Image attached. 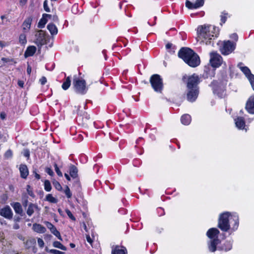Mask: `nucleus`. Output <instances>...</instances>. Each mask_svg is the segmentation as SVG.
Returning <instances> with one entry per match:
<instances>
[{
    "label": "nucleus",
    "mask_w": 254,
    "mask_h": 254,
    "mask_svg": "<svg viewBox=\"0 0 254 254\" xmlns=\"http://www.w3.org/2000/svg\"><path fill=\"white\" fill-rule=\"evenodd\" d=\"M232 221H234L233 229L235 230L239 225L238 215L236 213L231 215L229 212H224L220 215L218 226L222 231L227 232L230 228V223Z\"/></svg>",
    "instance_id": "obj_1"
},
{
    "label": "nucleus",
    "mask_w": 254,
    "mask_h": 254,
    "mask_svg": "<svg viewBox=\"0 0 254 254\" xmlns=\"http://www.w3.org/2000/svg\"><path fill=\"white\" fill-rule=\"evenodd\" d=\"M197 33L198 38L206 45L211 44V40L218 35L215 27L212 25L200 26L198 27Z\"/></svg>",
    "instance_id": "obj_2"
},
{
    "label": "nucleus",
    "mask_w": 254,
    "mask_h": 254,
    "mask_svg": "<svg viewBox=\"0 0 254 254\" xmlns=\"http://www.w3.org/2000/svg\"><path fill=\"white\" fill-rule=\"evenodd\" d=\"M178 57L191 67H196L200 64L198 56L189 48H181L178 53Z\"/></svg>",
    "instance_id": "obj_3"
},
{
    "label": "nucleus",
    "mask_w": 254,
    "mask_h": 254,
    "mask_svg": "<svg viewBox=\"0 0 254 254\" xmlns=\"http://www.w3.org/2000/svg\"><path fill=\"white\" fill-rule=\"evenodd\" d=\"M219 234V231L215 228H210L207 232L206 235L210 239L208 247L211 252H214L216 250V246L220 243L218 239Z\"/></svg>",
    "instance_id": "obj_4"
},
{
    "label": "nucleus",
    "mask_w": 254,
    "mask_h": 254,
    "mask_svg": "<svg viewBox=\"0 0 254 254\" xmlns=\"http://www.w3.org/2000/svg\"><path fill=\"white\" fill-rule=\"evenodd\" d=\"M150 83L154 90L161 93L163 88V80L161 76L157 74L152 75L149 80Z\"/></svg>",
    "instance_id": "obj_5"
},
{
    "label": "nucleus",
    "mask_w": 254,
    "mask_h": 254,
    "mask_svg": "<svg viewBox=\"0 0 254 254\" xmlns=\"http://www.w3.org/2000/svg\"><path fill=\"white\" fill-rule=\"evenodd\" d=\"M73 85L74 91L78 94H85L88 90V87L86 86V81L83 79L74 78Z\"/></svg>",
    "instance_id": "obj_6"
},
{
    "label": "nucleus",
    "mask_w": 254,
    "mask_h": 254,
    "mask_svg": "<svg viewBox=\"0 0 254 254\" xmlns=\"http://www.w3.org/2000/svg\"><path fill=\"white\" fill-rule=\"evenodd\" d=\"M236 48V43L229 40L223 41L219 47V50L223 55H228L231 53Z\"/></svg>",
    "instance_id": "obj_7"
},
{
    "label": "nucleus",
    "mask_w": 254,
    "mask_h": 254,
    "mask_svg": "<svg viewBox=\"0 0 254 254\" xmlns=\"http://www.w3.org/2000/svg\"><path fill=\"white\" fill-rule=\"evenodd\" d=\"M186 79L187 89L198 88V84L200 82V78L199 76L196 74L187 76H184L183 80Z\"/></svg>",
    "instance_id": "obj_8"
},
{
    "label": "nucleus",
    "mask_w": 254,
    "mask_h": 254,
    "mask_svg": "<svg viewBox=\"0 0 254 254\" xmlns=\"http://www.w3.org/2000/svg\"><path fill=\"white\" fill-rule=\"evenodd\" d=\"M210 63L213 67H218L223 62L222 57L217 52H212L210 53Z\"/></svg>",
    "instance_id": "obj_9"
},
{
    "label": "nucleus",
    "mask_w": 254,
    "mask_h": 254,
    "mask_svg": "<svg viewBox=\"0 0 254 254\" xmlns=\"http://www.w3.org/2000/svg\"><path fill=\"white\" fill-rule=\"evenodd\" d=\"M242 64V63H240L238 64V66L247 77L254 91V75L251 73L250 69L247 66H241Z\"/></svg>",
    "instance_id": "obj_10"
},
{
    "label": "nucleus",
    "mask_w": 254,
    "mask_h": 254,
    "mask_svg": "<svg viewBox=\"0 0 254 254\" xmlns=\"http://www.w3.org/2000/svg\"><path fill=\"white\" fill-rule=\"evenodd\" d=\"M204 0H186V6L190 9H196L203 6Z\"/></svg>",
    "instance_id": "obj_11"
},
{
    "label": "nucleus",
    "mask_w": 254,
    "mask_h": 254,
    "mask_svg": "<svg viewBox=\"0 0 254 254\" xmlns=\"http://www.w3.org/2000/svg\"><path fill=\"white\" fill-rule=\"evenodd\" d=\"M46 39L44 32L42 30H39L38 33L35 34V43L38 46L41 47L45 44Z\"/></svg>",
    "instance_id": "obj_12"
},
{
    "label": "nucleus",
    "mask_w": 254,
    "mask_h": 254,
    "mask_svg": "<svg viewBox=\"0 0 254 254\" xmlns=\"http://www.w3.org/2000/svg\"><path fill=\"white\" fill-rule=\"evenodd\" d=\"M13 215L12 211L8 205H6L0 209V215L7 219L11 220Z\"/></svg>",
    "instance_id": "obj_13"
},
{
    "label": "nucleus",
    "mask_w": 254,
    "mask_h": 254,
    "mask_svg": "<svg viewBox=\"0 0 254 254\" xmlns=\"http://www.w3.org/2000/svg\"><path fill=\"white\" fill-rule=\"evenodd\" d=\"M187 100L190 102H193L196 99L198 93V88L187 89Z\"/></svg>",
    "instance_id": "obj_14"
},
{
    "label": "nucleus",
    "mask_w": 254,
    "mask_h": 254,
    "mask_svg": "<svg viewBox=\"0 0 254 254\" xmlns=\"http://www.w3.org/2000/svg\"><path fill=\"white\" fill-rule=\"evenodd\" d=\"M44 223L53 235L56 236L59 240L63 241L60 232L57 230V229H56L54 225H53L51 223L48 221L44 222Z\"/></svg>",
    "instance_id": "obj_15"
},
{
    "label": "nucleus",
    "mask_w": 254,
    "mask_h": 254,
    "mask_svg": "<svg viewBox=\"0 0 254 254\" xmlns=\"http://www.w3.org/2000/svg\"><path fill=\"white\" fill-rule=\"evenodd\" d=\"M211 86L212 87L214 93L217 94L220 97H222L224 92V87L219 86L217 82L215 81L212 82Z\"/></svg>",
    "instance_id": "obj_16"
},
{
    "label": "nucleus",
    "mask_w": 254,
    "mask_h": 254,
    "mask_svg": "<svg viewBox=\"0 0 254 254\" xmlns=\"http://www.w3.org/2000/svg\"><path fill=\"white\" fill-rule=\"evenodd\" d=\"M246 109L250 114H254V96L249 98L246 105Z\"/></svg>",
    "instance_id": "obj_17"
},
{
    "label": "nucleus",
    "mask_w": 254,
    "mask_h": 254,
    "mask_svg": "<svg viewBox=\"0 0 254 254\" xmlns=\"http://www.w3.org/2000/svg\"><path fill=\"white\" fill-rule=\"evenodd\" d=\"M112 254H127V250L123 246H113L112 249Z\"/></svg>",
    "instance_id": "obj_18"
},
{
    "label": "nucleus",
    "mask_w": 254,
    "mask_h": 254,
    "mask_svg": "<svg viewBox=\"0 0 254 254\" xmlns=\"http://www.w3.org/2000/svg\"><path fill=\"white\" fill-rule=\"evenodd\" d=\"M10 204L16 214H19L21 216L23 215V211L20 203L17 202H13Z\"/></svg>",
    "instance_id": "obj_19"
},
{
    "label": "nucleus",
    "mask_w": 254,
    "mask_h": 254,
    "mask_svg": "<svg viewBox=\"0 0 254 254\" xmlns=\"http://www.w3.org/2000/svg\"><path fill=\"white\" fill-rule=\"evenodd\" d=\"M32 21V17L30 16L25 19L22 24V28L25 32L28 31L31 27Z\"/></svg>",
    "instance_id": "obj_20"
},
{
    "label": "nucleus",
    "mask_w": 254,
    "mask_h": 254,
    "mask_svg": "<svg viewBox=\"0 0 254 254\" xmlns=\"http://www.w3.org/2000/svg\"><path fill=\"white\" fill-rule=\"evenodd\" d=\"M37 210L39 211L38 205L36 204L30 203L28 204L26 213L29 216H31L34 213V211Z\"/></svg>",
    "instance_id": "obj_21"
},
{
    "label": "nucleus",
    "mask_w": 254,
    "mask_h": 254,
    "mask_svg": "<svg viewBox=\"0 0 254 254\" xmlns=\"http://www.w3.org/2000/svg\"><path fill=\"white\" fill-rule=\"evenodd\" d=\"M19 171L21 177L23 179H26L29 174L27 166L24 164L20 165L19 167Z\"/></svg>",
    "instance_id": "obj_22"
},
{
    "label": "nucleus",
    "mask_w": 254,
    "mask_h": 254,
    "mask_svg": "<svg viewBox=\"0 0 254 254\" xmlns=\"http://www.w3.org/2000/svg\"><path fill=\"white\" fill-rule=\"evenodd\" d=\"M235 121L236 126L239 129H244L245 127V122L243 118L238 117L235 120Z\"/></svg>",
    "instance_id": "obj_23"
},
{
    "label": "nucleus",
    "mask_w": 254,
    "mask_h": 254,
    "mask_svg": "<svg viewBox=\"0 0 254 254\" xmlns=\"http://www.w3.org/2000/svg\"><path fill=\"white\" fill-rule=\"evenodd\" d=\"M36 51V48L34 46H30L27 47L24 56L25 57L32 56Z\"/></svg>",
    "instance_id": "obj_24"
},
{
    "label": "nucleus",
    "mask_w": 254,
    "mask_h": 254,
    "mask_svg": "<svg viewBox=\"0 0 254 254\" xmlns=\"http://www.w3.org/2000/svg\"><path fill=\"white\" fill-rule=\"evenodd\" d=\"M33 229L35 232L39 233H44L46 231V228L39 224H34Z\"/></svg>",
    "instance_id": "obj_25"
},
{
    "label": "nucleus",
    "mask_w": 254,
    "mask_h": 254,
    "mask_svg": "<svg viewBox=\"0 0 254 254\" xmlns=\"http://www.w3.org/2000/svg\"><path fill=\"white\" fill-rule=\"evenodd\" d=\"M51 15L48 14H44L43 15V17L40 20L38 24V27L39 28H42L44 27L45 24L47 22V20L46 19L47 17H50Z\"/></svg>",
    "instance_id": "obj_26"
},
{
    "label": "nucleus",
    "mask_w": 254,
    "mask_h": 254,
    "mask_svg": "<svg viewBox=\"0 0 254 254\" xmlns=\"http://www.w3.org/2000/svg\"><path fill=\"white\" fill-rule=\"evenodd\" d=\"M232 248V242L231 241H226L221 247L218 248V250H224L225 251L227 252L230 251Z\"/></svg>",
    "instance_id": "obj_27"
},
{
    "label": "nucleus",
    "mask_w": 254,
    "mask_h": 254,
    "mask_svg": "<svg viewBox=\"0 0 254 254\" xmlns=\"http://www.w3.org/2000/svg\"><path fill=\"white\" fill-rule=\"evenodd\" d=\"M181 122L184 125H188L191 121V117L188 114H186L182 116Z\"/></svg>",
    "instance_id": "obj_28"
},
{
    "label": "nucleus",
    "mask_w": 254,
    "mask_h": 254,
    "mask_svg": "<svg viewBox=\"0 0 254 254\" xmlns=\"http://www.w3.org/2000/svg\"><path fill=\"white\" fill-rule=\"evenodd\" d=\"M47 29L52 35H56L58 33V29L55 25L50 23L47 25Z\"/></svg>",
    "instance_id": "obj_29"
},
{
    "label": "nucleus",
    "mask_w": 254,
    "mask_h": 254,
    "mask_svg": "<svg viewBox=\"0 0 254 254\" xmlns=\"http://www.w3.org/2000/svg\"><path fill=\"white\" fill-rule=\"evenodd\" d=\"M78 170L74 165H71L70 167V175L73 178H76L77 176Z\"/></svg>",
    "instance_id": "obj_30"
},
{
    "label": "nucleus",
    "mask_w": 254,
    "mask_h": 254,
    "mask_svg": "<svg viewBox=\"0 0 254 254\" xmlns=\"http://www.w3.org/2000/svg\"><path fill=\"white\" fill-rule=\"evenodd\" d=\"M70 84H71L70 78L69 76H68L66 78L65 80L63 83L62 87L64 90H66L69 87V86H70Z\"/></svg>",
    "instance_id": "obj_31"
},
{
    "label": "nucleus",
    "mask_w": 254,
    "mask_h": 254,
    "mask_svg": "<svg viewBox=\"0 0 254 254\" xmlns=\"http://www.w3.org/2000/svg\"><path fill=\"white\" fill-rule=\"evenodd\" d=\"M53 245L55 248L60 249L63 251L66 250V248L60 242L55 241L53 242Z\"/></svg>",
    "instance_id": "obj_32"
},
{
    "label": "nucleus",
    "mask_w": 254,
    "mask_h": 254,
    "mask_svg": "<svg viewBox=\"0 0 254 254\" xmlns=\"http://www.w3.org/2000/svg\"><path fill=\"white\" fill-rule=\"evenodd\" d=\"M46 200L52 202V203H57V199L54 197L51 194H48L47 195L46 197Z\"/></svg>",
    "instance_id": "obj_33"
},
{
    "label": "nucleus",
    "mask_w": 254,
    "mask_h": 254,
    "mask_svg": "<svg viewBox=\"0 0 254 254\" xmlns=\"http://www.w3.org/2000/svg\"><path fill=\"white\" fill-rule=\"evenodd\" d=\"M19 43L22 45H24L27 42L26 37L24 34H21L19 37Z\"/></svg>",
    "instance_id": "obj_34"
},
{
    "label": "nucleus",
    "mask_w": 254,
    "mask_h": 254,
    "mask_svg": "<svg viewBox=\"0 0 254 254\" xmlns=\"http://www.w3.org/2000/svg\"><path fill=\"white\" fill-rule=\"evenodd\" d=\"M44 189L47 191H50L52 187L50 181L46 180L44 182Z\"/></svg>",
    "instance_id": "obj_35"
},
{
    "label": "nucleus",
    "mask_w": 254,
    "mask_h": 254,
    "mask_svg": "<svg viewBox=\"0 0 254 254\" xmlns=\"http://www.w3.org/2000/svg\"><path fill=\"white\" fill-rule=\"evenodd\" d=\"M79 107H78L77 113L79 115V118H81L82 116H84L85 120H88L90 118L89 115H87V113L84 112L82 114L80 113L79 110Z\"/></svg>",
    "instance_id": "obj_36"
},
{
    "label": "nucleus",
    "mask_w": 254,
    "mask_h": 254,
    "mask_svg": "<svg viewBox=\"0 0 254 254\" xmlns=\"http://www.w3.org/2000/svg\"><path fill=\"white\" fill-rule=\"evenodd\" d=\"M46 251L53 254H64V253L59 250L55 249L48 250L46 249Z\"/></svg>",
    "instance_id": "obj_37"
},
{
    "label": "nucleus",
    "mask_w": 254,
    "mask_h": 254,
    "mask_svg": "<svg viewBox=\"0 0 254 254\" xmlns=\"http://www.w3.org/2000/svg\"><path fill=\"white\" fill-rule=\"evenodd\" d=\"M228 13H226V12H223L222 13V14L221 15V25H222L223 23H224L226 21V19H227V15Z\"/></svg>",
    "instance_id": "obj_38"
},
{
    "label": "nucleus",
    "mask_w": 254,
    "mask_h": 254,
    "mask_svg": "<svg viewBox=\"0 0 254 254\" xmlns=\"http://www.w3.org/2000/svg\"><path fill=\"white\" fill-rule=\"evenodd\" d=\"M26 190H27V191L28 194L30 196H31L32 197H34V193L33 192L32 189V188L31 187V186L30 185H27V186Z\"/></svg>",
    "instance_id": "obj_39"
},
{
    "label": "nucleus",
    "mask_w": 254,
    "mask_h": 254,
    "mask_svg": "<svg viewBox=\"0 0 254 254\" xmlns=\"http://www.w3.org/2000/svg\"><path fill=\"white\" fill-rule=\"evenodd\" d=\"M64 193L67 198H70L72 196V193L70 190V189L67 186H66V188L64 190Z\"/></svg>",
    "instance_id": "obj_40"
},
{
    "label": "nucleus",
    "mask_w": 254,
    "mask_h": 254,
    "mask_svg": "<svg viewBox=\"0 0 254 254\" xmlns=\"http://www.w3.org/2000/svg\"><path fill=\"white\" fill-rule=\"evenodd\" d=\"M12 151L10 149H9L6 151L4 156L6 158H10L12 157Z\"/></svg>",
    "instance_id": "obj_41"
},
{
    "label": "nucleus",
    "mask_w": 254,
    "mask_h": 254,
    "mask_svg": "<svg viewBox=\"0 0 254 254\" xmlns=\"http://www.w3.org/2000/svg\"><path fill=\"white\" fill-rule=\"evenodd\" d=\"M54 186L55 188L58 190H61L62 189V187L61 184L57 181H55L53 182Z\"/></svg>",
    "instance_id": "obj_42"
},
{
    "label": "nucleus",
    "mask_w": 254,
    "mask_h": 254,
    "mask_svg": "<svg viewBox=\"0 0 254 254\" xmlns=\"http://www.w3.org/2000/svg\"><path fill=\"white\" fill-rule=\"evenodd\" d=\"M65 212L66 213L68 216L72 220L75 221V217L72 215V213L70 212V211L68 209L65 210Z\"/></svg>",
    "instance_id": "obj_43"
},
{
    "label": "nucleus",
    "mask_w": 254,
    "mask_h": 254,
    "mask_svg": "<svg viewBox=\"0 0 254 254\" xmlns=\"http://www.w3.org/2000/svg\"><path fill=\"white\" fill-rule=\"evenodd\" d=\"M54 167H55V171L57 173V174H58V176H61L62 177L63 176V174H62V173L61 172V171L60 170L59 168H58L57 164H54Z\"/></svg>",
    "instance_id": "obj_44"
},
{
    "label": "nucleus",
    "mask_w": 254,
    "mask_h": 254,
    "mask_svg": "<svg viewBox=\"0 0 254 254\" xmlns=\"http://www.w3.org/2000/svg\"><path fill=\"white\" fill-rule=\"evenodd\" d=\"M43 6H44V8L46 11H47V12L50 11V8L48 5L47 0H46L44 1Z\"/></svg>",
    "instance_id": "obj_45"
},
{
    "label": "nucleus",
    "mask_w": 254,
    "mask_h": 254,
    "mask_svg": "<svg viewBox=\"0 0 254 254\" xmlns=\"http://www.w3.org/2000/svg\"><path fill=\"white\" fill-rule=\"evenodd\" d=\"M37 242H38V244L40 248H43V247L44 246V242L42 239H41V238L38 239Z\"/></svg>",
    "instance_id": "obj_46"
},
{
    "label": "nucleus",
    "mask_w": 254,
    "mask_h": 254,
    "mask_svg": "<svg viewBox=\"0 0 254 254\" xmlns=\"http://www.w3.org/2000/svg\"><path fill=\"white\" fill-rule=\"evenodd\" d=\"M45 171L47 173H48L50 176H53L54 175V172L50 168H46L45 169Z\"/></svg>",
    "instance_id": "obj_47"
},
{
    "label": "nucleus",
    "mask_w": 254,
    "mask_h": 254,
    "mask_svg": "<svg viewBox=\"0 0 254 254\" xmlns=\"http://www.w3.org/2000/svg\"><path fill=\"white\" fill-rule=\"evenodd\" d=\"M23 155L27 158L29 157L30 156V152L29 150L28 149H25L23 151Z\"/></svg>",
    "instance_id": "obj_48"
},
{
    "label": "nucleus",
    "mask_w": 254,
    "mask_h": 254,
    "mask_svg": "<svg viewBox=\"0 0 254 254\" xmlns=\"http://www.w3.org/2000/svg\"><path fill=\"white\" fill-rule=\"evenodd\" d=\"M40 82L42 85H44L47 82V79L45 77L43 76L40 79Z\"/></svg>",
    "instance_id": "obj_49"
},
{
    "label": "nucleus",
    "mask_w": 254,
    "mask_h": 254,
    "mask_svg": "<svg viewBox=\"0 0 254 254\" xmlns=\"http://www.w3.org/2000/svg\"><path fill=\"white\" fill-rule=\"evenodd\" d=\"M230 38L231 39H234L236 41H237L238 39V35L236 33H233L232 35H231Z\"/></svg>",
    "instance_id": "obj_50"
},
{
    "label": "nucleus",
    "mask_w": 254,
    "mask_h": 254,
    "mask_svg": "<svg viewBox=\"0 0 254 254\" xmlns=\"http://www.w3.org/2000/svg\"><path fill=\"white\" fill-rule=\"evenodd\" d=\"M1 61H3L4 63H8L13 61V60L9 58H2L1 59Z\"/></svg>",
    "instance_id": "obj_51"
},
{
    "label": "nucleus",
    "mask_w": 254,
    "mask_h": 254,
    "mask_svg": "<svg viewBox=\"0 0 254 254\" xmlns=\"http://www.w3.org/2000/svg\"><path fill=\"white\" fill-rule=\"evenodd\" d=\"M86 238L87 241L90 244H92L93 241L89 234H87L86 235Z\"/></svg>",
    "instance_id": "obj_52"
},
{
    "label": "nucleus",
    "mask_w": 254,
    "mask_h": 254,
    "mask_svg": "<svg viewBox=\"0 0 254 254\" xmlns=\"http://www.w3.org/2000/svg\"><path fill=\"white\" fill-rule=\"evenodd\" d=\"M31 70H32L31 67L29 65H28L27 66V72L29 75L30 74V73L31 72Z\"/></svg>",
    "instance_id": "obj_53"
},
{
    "label": "nucleus",
    "mask_w": 254,
    "mask_h": 254,
    "mask_svg": "<svg viewBox=\"0 0 254 254\" xmlns=\"http://www.w3.org/2000/svg\"><path fill=\"white\" fill-rule=\"evenodd\" d=\"M18 85L20 87H23V85H24V82L23 81H21V80H18Z\"/></svg>",
    "instance_id": "obj_54"
},
{
    "label": "nucleus",
    "mask_w": 254,
    "mask_h": 254,
    "mask_svg": "<svg viewBox=\"0 0 254 254\" xmlns=\"http://www.w3.org/2000/svg\"><path fill=\"white\" fill-rule=\"evenodd\" d=\"M5 113H1L0 114V117L1 118V119H4L5 118Z\"/></svg>",
    "instance_id": "obj_55"
},
{
    "label": "nucleus",
    "mask_w": 254,
    "mask_h": 254,
    "mask_svg": "<svg viewBox=\"0 0 254 254\" xmlns=\"http://www.w3.org/2000/svg\"><path fill=\"white\" fill-rule=\"evenodd\" d=\"M28 205V200L26 199L23 202V205L24 207H26Z\"/></svg>",
    "instance_id": "obj_56"
},
{
    "label": "nucleus",
    "mask_w": 254,
    "mask_h": 254,
    "mask_svg": "<svg viewBox=\"0 0 254 254\" xmlns=\"http://www.w3.org/2000/svg\"><path fill=\"white\" fill-rule=\"evenodd\" d=\"M172 46V44H171V43H168L166 45V48L167 49H170L171 48V47Z\"/></svg>",
    "instance_id": "obj_57"
},
{
    "label": "nucleus",
    "mask_w": 254,
    "mask_h": 254,
    "mask_svg": "<svg viewBox=\"0 0 254 254\" xmlns=\"http://www.w3.org/2000/svg\"><path fill=\"white\" fill-rule=\"evenodd\" d=\"M83 228L85 230V231L87 232L88 229H87V226L85 223H83Z\"/></svg>",
    "instance_id": "obj_58"
},
{
    "label": "nucleus",
    "mask_w": 254,
    "mask_h": 254,
    "mask_svg": "<svg viewBox=\"0 0 254 254\" xmlns=\"http://www.w3.org/2000/svg\"><path fill=\"white\" fill-rule=\"evenodd\" d=\"M34 173H35V177L37 179H40V176L37 174L36 172H34Z\"/></svg>",
    "instance_id": "obj_59"
},
{
    "label": "nucleus",
    "mask_w": 254,
    "mask_h": 254,
    "mask_svg": "<svg viewBox=\"0 0 254 254\" xmlns=\"http://www.w3.org/2000/svg\"><path fill=\"white\" fill-rule=\"evenodd\" d=\"M19 228V225L17 224H15L14 225H13V229H18Z\"/></svg>",
    "instance_id": "obj_60"
},
{
    "label": "nucleus",
    "mask_w": 254,
    "mask_h": 254,
    "mask_svg": "<svg viewBox=\"0 0 254 254\" xmlns=\"http://www.w3.org/2000/svg\"><path fill=\"white\" fill-rule=\"evenodd\" d=\"M64 176L67 180H68V181L70 180V177L68 174H67L66 173H65Z\"/></svg>",
    "instance_id": "obj_61"
},
{
    "label": "nucleus",
    "mask_w": 254,
    "mask_h": 254,
    "mask_svg": "<svg viewBox=\"0 0 254 254\" xmlns=\"http://www.w3.org/2000/svg\"><path fill=\"white\" fill-rule=\"evenodd\" d=\"M4 46H5V45L3 44V43L2 41H0V46L2 48Z\"/></svg>",
    "instance_id": "obj_62"
},
{
    "label": "nucleus",
    "mask_w": 254,
    "mask_h": 254,
    "mask_svg": "<svg viewBox=\"0 0 254 254\" xmlns=\"http://www.w3.org/2000/svg\"><path fill=\"white\" fill-rule=\"evenodd\" d=\"M70 246L72 248H74L75 247V245L74 244H73V243H70Z\"/></svg>",
    "instance_id": "obj_63"
},
{
    "label": "nucleus",
    "mask_w": 254,
    "mask_h": 254,
    "mask_svg": "<svg viewBox=\"0 0 254 254\" xmlns=\"http://www.w3.org/2000/svg\"><path fill=\"white\" fill-rule=\"evenodd\" d=\"M19 220H20V218L19 217H17L16 218H15L14 221H19Z\"/></svg>",
    "instance_id": "obj_64"
}]
</instances>
